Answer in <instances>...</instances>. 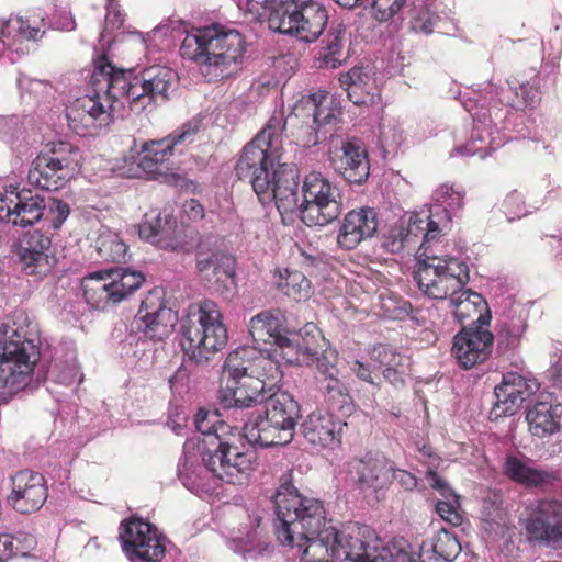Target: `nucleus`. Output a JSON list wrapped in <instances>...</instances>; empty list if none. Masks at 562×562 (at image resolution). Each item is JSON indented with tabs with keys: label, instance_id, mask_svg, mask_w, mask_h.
<instances>
[{
	"label": "nucleus",
	"instance_id": "obj_1",
	"mask_svg": "<svg viewBox=\"0 0 562 562\" xmlns=\"http://www.w3.org/2000/svg\"><path fill=\"white\" fill-rule=\"evenodd\" d=\"M276 533L283 544L303 548L305 562H452L461 552L456 535L441 528L418 553L405 540L384 546L368 525L327 518L322 501L308 497L283 474L273 495Z\"/></svg>",
	"mask_w": 562,
	"mask_h": 562
},
{
	"label": "nucleus",
	"instance_id": "obj_2",
	"mask_svg": "<svg viewBox=\"0 0 562 562\" xmlns=\"http://www.w3.org/2000/svg\"><path fill=\"white\" fill-rule=\"evenodd\" d=\"M284 130L283 113L274 112L243 148L236 175L249 182L262 204L274 202L281 215L299 214L307 226H325L341 213L339 189L321 172L312 171L304 178L299 203V169L283 161L281 153Z\"/></svg>",
	"mask_w": 562,
	"mask_h": 562
},
{
	"label": "nucleus",
	"instance_id": "obj_3",
	"mask_svg": "<svg viewBox=\"0 0 562 562\" xmlns=\"http://www.w3.org/2000/svg\"><path fill=\"white\" fill-rule=\"evenodd\" d=\"M540 384L516 372L503 375L502 383L494 389V402L490 419L515 415L526 403V422L533 437L546 438L561 429L562 405L550 393H538Z\"/></svg>",
	"mask_w": 562,
	"mask_h": 562
},
{
	"label": "nucleus",
	"instance_id": "obj_4",
	"mask_svg": "<svg viewBox=\"0 0 562 562\" xmlns=\"http://www.w3.org/2000/svg\"><path fill=\"white\" fill-rule=\"evenodd\" d=\"M283 376L280 363L270 349L240 347L228 353L223 366L226 385L218 390L223 408H238Z\"/></svg>",
	"mask_w": 562,
	"mask_h": 562
},
{
	"label": "nucleus",
	"instance_id": "obj_5",
	"mask_svg": "<svg viewBox=\"0 0 562 562\" xmlns=\"http://www.w3.org/2000/svg\"><path fill=\"white\" fill-rule=\"evenodd\" d=\"M273 381L265 391L251 397L238 408L265 404L263 412H252L243 426V436L249 445L260 448L285 446L294 439L295 429L302 417L300 403Z\"/></svg>",
	"mask_w": 562,
	"mask_h": 562
},
{
	"label": "nucleus",
	"instance_id": "obj_6",
	"mask_svg": "<svg viewBox=\"0 0 562 562\" xmlns=\"http://www.w3.org/2000/svg\"><path fill=\"white\" fill-rule=\"evenodd\" d=\"M245 52L246 41L241 33L218 24L188 33L180 46V55L194 61L210 81L234 75Z\"/></svg>",
	"mask_w": 562,
	"mask_h": 562
},
{
	"label": "nucleus",
	"instance_id": "obj_7",
	"mask_svg": "<svg viewBox=\"0 0 562 562\" xmlns=\"http://www.w3.org/2000/svg\"><path fill=\"white\" fill-rule=\"evenodd\" d=\"M180 345L188 360L196 366L207 363L211 356L225 348L227 329L218 305L202 300L189 306L180 321Z\"/></svg>",
	"mask_w": 562,
	"mask_h": 562
},
{
	"label": "nucleus",
	"instance_id": "obj_8",
	"mask_svg": "<svg viewBox=\"0 0 562 562\" xmlns=\"http://www.w3.org/2000/svg\"><path fill=\"white\" fill-rule=\"evenodd\" d=\"M105 85L114 98H125L131 110L143 112L147 106L168 101L178 86V74L167 66L153 65L138 72L115 67Z\"/></svg>",
	"mask_w": 562,
	"mask_h": 562
},
{
	"label": "nucleus",
	"instance_id": "obj_9",
	"mask_svg": "<svg viewBox=\"0 0 562 562\" xmlns=\"http://www.w3.org/2000/svg\"><path fill=\"white\" fill-rule=\"evenodd\" d=\"M70 214L69 205L58 199H45L31 189L10 184L0 194V221L13 226H33L40 221L48 223V227L58 229Z\"/></svg>",
	"mask_w": 562,
	"mask_h": 562
},
{
	"label": "nucleus",
	"instance_id": "obj_10",
	"mask_svg": "<svg viewBox=\"0 0 562 562\" xmlns=\"http://www.w3.org/2000/svg\"><path fill=\"white\" fill-rule=\"evenodd\" d=\"M38 342L36 333L8 325L0 327V390L18 392L29 384L40 358Z\"/></svg>",
	"mask_w": 562,
	"mask_h": 562
},
{
	"label": "nucleus",
	"instance_id": "obj_11",
	"mask_svg": "<svg viewBox=\"0 0 562 562\" xmlns=\"http://www.w3.org/2000/svg\"><path fill=\"white\" fill-rule=\"evenodd\" d=\"M414 280L427 296L450 300L469 282V267L456 257H439L425 250L417 256Z\"/></svg>",
	"mask_w": 562,
	"mask_h": 562
},
{
	"label": "nucleus",
	"instance_id": "obj_12",
	"mask_svg": "<svg viewBox=\"0 0 562 562\" xmlns=\"http://www.w3.org/2000/svg\"><path fill=\"white\" fill-rule=\"evenodd\" d=\"M32 162L29 182L46 191H55L71 179L81 166L79 148L67 142L52 143Z\"/></svg>",
	"mask_w": 562,
	"mask_h": 562
},
{
	"label": "nucleus",
	"instance_id": "obj_13",
	"mask_svg": "<svg viewBox=\"0 0 562 562\" xmlns=\"http://www.w3.org/2000/svg\"><path fill=\"white\" fill-rule=\"evenodd\" d=\"M198 452L205 470L229 484L243 483L251 469L250 458L226 437L199 441Z\"/></svg>",
	"mask_w": 562,
	"mask_h": 562
},
{
	"label": "nucleus",
	"instance_id": "obj_14",
	"mask_svg": "<svg viewBox=\"0 0 562 562\" xmlns=\"http://www.w3.org/2000/svg\"><path fill=\"white\" fill-rule=\"evenodd\" d=\"M450 227L449 212L440 205H430L409 215L407 226H401L392 231L391 236L384 241V246L392 252H400L405 245L414 243L416 238H423L419 254L430 252L429 244L436 241L442 232Z\"/></svg>",
	"mask_w": 562,
	"mask_h": 562
},
{
	"label": "nucleus",
	"instance_id": "obj_15",
	"mask_svg": "<svg viewBox=\"0 0 562 562\" xmlns=\"http://www.w3.org/2000/svg\"><path fill=\"white\" fill-rule=\"evenodd\" d=\"M112 75H116L115 66L105 55L98 56L94 59V67L90 78L94 92L92 95L78 99L76 105L71 109V113L81 111L85 114L82 120L86 125L101 128L109 126L113 121L114 104L123 98H114L113 93L108 91L105 86L108 83L106 79Z\"/></svg>",
	"mask_w": 562,
	"mask_h": 562
},
{
	"label": "nucleus",
	"instance_id": "obj_16",
	"mask_svg": "<svg viewBox=\"0 0 562 562\" xmlns=\"http://www.w3.org/2000/svg\"><path fill=\"white\" fill-rule=\"evenodd\" d=\"M211 237L199 243L195 265L200 278L216 293L229 297L235 293V258L213 245Z\"/></svg>",
	"mask_w": 562,
	"mask_h": 562
},
{
	"label": "nucleus",
	"instance_id": "obj_17",
	"mask_svg": "<svg viewBox=\"0 0 562 562\" xmlns=\"http://www.w3.org/2000/svg\"><path fill=\"white\" fill-rule=\"evenodd\" d=\"M119 538L132 562H161L166 554L165 537L142 518L132 517L120 525Z\"/></svg>",
	"mask_w": 562,
	"mask_h": 562
},
{
	"label": "nucleus",
	"instance_id": "obj_18",
	"mask_svg": "<svg viewBox=\"0 0 562 562\" xmlns=\"http://www.w3.org/2000/svg\"><path fill=\"white\" fill-rule=\"evenodd\" d=\"M529 541L552 549H562V501L542 498L529 509L525 520Z\"/></svg>",
	"mask_w": 562,
	"mask_h": 562
},
{
	"label": "nucleus",
	"instance_id": "obj_19",
	"mask_svg": "<svg viewBox=\"0 0 562 562\" xmlns=\"http://www.w3.org/2000/svg\"><path fill=\"white\" fill-rule=\"evenodd\" d=\"M177 318L172 308L167 307L162 291L154 289L142 300L131 326L132 329L136 328L145 339L162 341L172 333Z\"/></svg>",
	"mask_w": 562,
	"mask_h": 562
},
{
	"label": "nucleus",
	"instance_id": "obj_20",
	"mask_svg": "<svg viewBox=\"0 0 562 562\" xmlns=\"http://www.w3.org/2000/svg\"><path fill=\"white\" fill-rule=\"evenodd\" d=\"M198 131L196 123L187 122L162 138L144 140L139 150L136 151L142 155L138 167L148 176L155 177L164 162L168 161L176 151L181 153L194 140Z\"/></svg>",
	"mask_w": 562,
	"mask_h": 562
},
{
	"label": "nucleus",
	"instance_id": "obj_21",
	"mask_svg": "<svg viewBox=\"0 0 562 562\" xmlns=\"http://www.w3.org/2000/svg\"><path fill=\"white\" fill-rule=\"evenodd\" d=\"M394 462L381 452L369 451L348 463V476L362 493L375 494L376 498L392 483Z\"/></svg>",
	"mask_w": 562,
	"mask_h": 562
},
{
	"label": "nucleus",
	"instance_id": "obj_22",
	"mask_svg": "<svg viewBox=\"0 0 562 562\" xmlns=\"http://www.w3.org/2000/svg\"><path fill=\"white\" fill-rule=\"evenodd\" d=\"M18 255L25 274L40 280L48 276L58 261L50 237L38 229L21 237Z\"/></svg>",
	"mask_w": 562,
	"mask_h": 562
},
{
	"label": "nucleus",
	"instance_id": "obj_23",
	"mask_svg": "<svg viewBox=\"0 0 562 562\" xmlns=\"http://www.w3.org/2000/svg\"><path fill=\"white\" fill-rule=\"evenodd\" d=\"M106 276L110 278L109 285H102V289L97 290L91 288L90 293L83 295L86 302L97 310H105L110 305L122 302L138 290L145 281L142 272L127 268L108 269Z\"/></svg>",
	"mask_w": 562,
	"mask_h": 562
},
{
	"label": "nucleus",
	"instance_id": "obj_24",
	"mask_svg": "<svg viewBox=\"0 0 562 562\" xmlns=\"http://www.w3.org/2000/svg\"><path fill=\"white\" fill-rule=\"evenodd\" d=\"M304 0H247L246 11L254 20L267 22L268 27L290 35Z\"/></svg>",
	"mask_w": 562,
	"mask_h": 562
},
{
	"label": "nucleus",
	"instance_id": "obj_25",
	"mask_svg": "<svg viewBox=\"0 0 562 562\" xmlns=\"http://www.w3.org/2000/svg\"><path fill=\"white\" fill-rule=\"evenodd\" d=\"M330 167L351 184H362L370 176V162L364 144L358 138L342 140L329 156Z\"/></svg>",
	"mask_w": 562,
	"mask_h": 562
},
{
	"label": "nucleus",
	"instance_id": "obj_26",
	"mask_svg": "<svg viewBox=\"0 0 562 562\" xmlns=\"http://www.w3.org/2000/svg\"><path fill=\"white\" fill-rule=\"evenodd\" d=\"M493 334L483 326H464L454 336L452 355L464 369L483 363L492 352Z\"/></svg>",
	"mask_w": 562,
	"mask_h": 562
},
{
	"label": "nucleus",
	"instance_id": "obj_27",
	"mask_svg": "<svg viewBox=\"0 0 562 562\" xmlns=\"http://www.w3.org/2000/svg\"><path fill=\"white\" fill-rule=\"evenodd\" d=\"M12 492L8 502L21 514L38 510L47 498L44 476L31 470H22L11 477Z\"/></svg>",
	"mask_w": 562,
	"mask_h": 562
},
{
	"label": "nucleus",
	"instance_id": "obj_28",
	"mask_svg": "<svg viewBox=\"0 0 562 562\" xmlns=\"http://www.w3.org/2000/svg\"><path fill=\"white\" fill-rule=\"evenodd\" d=\"M319 339L325 342L315 324L308 323L299 333H289L281 340L278 356H281L289 364H314L315 355H318Z\"/></svg>",
	"mask_w": 562,
	"mask_h": 562
},
{
	"label": "nucleus",
	"instance_id": "obj_29",
	"mask_svg": "<svg viewBox=\"0 0 562 562\" xmlns=\"http://www.w3.org/2000/svg\"><path fill=\"white\" fill-rule=\"evenodd\" d=\"M468 111L473 117V128L470 139L464 145L457 146L454 151L461 156L477 155L481 159H484L501 144L499 142H496L495 134H498L496 124L492 119L490 109H484L482 106L473 113V109H468Z\"/></svg>",
	"mask_w": 562,
	"mask_h": 562
},
{
	"label": "nucleus",
	"instance_id": "obj_30",
	"mask_svg": "<svg viewBox=\"0 0 562 562\" xmlns=\"http://www.w3.org/2000/svg\"><path fill=\"white\" fill-rule=\"evenodd\" d=\"M378 226V214L373 207L352 210L345 215L340 224L337 244L345 250L355 249L361 241L373 237Z\"/></svg>",
	"mask_w": 562,
	"mask_h": 562
},
{
	"label": "nucleus",
	"instance_id": "obj_31",
	"mask_svg": "<svg viewBox=\"0 0 562 562\" xmlns=\"http://www.w3.org/2000/svg\"><path fill=\"white\" fill-rule=\"evenodd\" d=\"M503 472L510 481L527 488H546L560 481L558 471L533 467L530 459L513 454L505 458Z\"/></svg>",
	"mask_w": 562,
	"mask_h": 562
},
{
	"label": "nucleus",
	"instance_id": "obj_32",
	"mask_svg": "<svg viewBox=\"0 0 562 562\" xmlns=\"http://www.w3.org/2000/svg\"><path fill=\"white\" fill-rule=\"evenodd\" d=\"M333 104L334 101L328 94L312 93L304 95L294 104L292 113L288 117L283 116V121H285L286 126L288 122L312 119V122L317 124L318 128L327 131L326 126L331 125L340 113Z\"/></svg>",
	"mask_w": 562,
	"mask_h": 562
},
{
	"label": "nucleus",
	"instance_id": "obj_33",
	"mask_svg": "<svg viewBox=\"0 0 562 562\" xmlns=\"http://www.w3.org/2000/svg\"><path fill=\"white\" fill-rule=\"evenodd\" d=\"M249 334L256 346L269 345L271 353L278 356L281 340L285 338L288 330L284 327V315L280 310H267L251 317Z\"/></svg>",
	"mask_w": 562,
	"mask_h": 562
},
{
	"label": "nucleus",
	"instance_id": "obj_34",
	"mask_svg": "<svg viewBox=\"0 0 562 562\" xmlns=\"http://www.w3.org/2000/svg\"><path fill=\"white\" fill-rule=\"evenodd\" d=\"M347 423L336 422L324 409L313 411L301 424L304 438L314 446L331 447L340 442V432Z\"/></svg>",
	"mask_w": 562,
	"mask_h": 562
},
{
	"label": "nucleus",
	"instance_id": "obj_35",
	"mask_svg": "<svg viewBox=\"0 0 562 562\" xmlns=\"http://www.w3.org/2000/svg\"><path fill=\"white\" fill-rule=\"evenodd\" d=\"M339 82L348 99L357 106L368 108L380 99L371 70L368 68L353 67L340 75Z\"/></svg>",
	"mask_w": 562,
	"mask_h": 562
},
{
	"label": "nucleus",
	"instance_id": "obj_36",
	"mask_svg": "<svg viewBox=\"0 0 562 562\" xmlns=\"http://www.w3.org/2000/svg\"><path fill=\"white\" fill-rule=\"evenodd\" d=\"M177 220L170 213H159L151 220H146L139 224V237L149 241L161 249L175 250L179 247L177 237Z\"/></svg>",
	"mask_w": 562,
	"mask_h": 562
},
{
	"label": "nucleus",
	"instance_id": "obj_37",
	"mask_svg": "<svg viewBox=\"0 0 562 562\" xmlns=\"http://www.w3.org/2000/svg\"><path fill=\"white\" fill-rule=\"evenodd\" d=\"M296 25L290 31L291 36L312 43L319 38L328 23L326 8L315 0H304Z\"/></svg>",
	"mask_w": 562,
	"mask_h": 562
},
{
	"label": "nucleus",
	"instance_id": "obj_38",
	"mask_svg": "<svg viewBox=\"0 0 562 562\" xmlns=\"http://www.w3.org/2000/svg\"><path fill=\"white\" fill-rule=\"evenodd\" d=\"M44 35V31L31 24L30 20L22 16L10 18L0 29V42L2 49H10L18 55H24L27 48L24 41H37Z\"/></svg>",
	"mask_w": 562,
	"mask_h": 562
},
{
	"label": "nucleus",
	"instance_id": "obj_39",
	"mask_svg": "<svg viewBox=\"0 0 562 562\" xmlns=\"http://www.w3.org/2000/svg\"><path fill=\"white\" fill-rule=\"evenodd\" d=\"M507 89H502L499 102L516 110L532 106L540 100L539 79L533 74L530 80L510 77Z\"/></svg>",
	"mask_w": 562,
	"mask_h": 562
},
{
	"label": "nucleus",
	"instance_id": "obj_40",
	"mask_svg": "<svg viewBox=\"0 0 562 562\" xmlns=\"http://www.w3.org/2000/svg\"><path fill=\"white\" fill-rule=\"evenodd\" d=\"M450 305L454 307L452 314L454 318L463 325L467 319L477 323V326L487 325L490 316H485L487 303L483 296L469 289H462L458 294L451 296Z\"/></svg>",
	"mask_w": 562,
	"mask_h": 562
},
{
	"label": "nucleus",
	"instance_id": "obj_41",
	"mask_svg": "<svg viewBox=\"0 0 562 562\" xmlns=\"http://www.w3.org/2000/svg\"><path fill=\"white\" fill-rule=\"evenodd\" d=\"M315 380L318 391L323 394L325 401L331 408L341 411L342 415H349L352 412V397L348 386L339 378V374L315 376Z\"/></svg>",
	"mask_w": 562,
	"mask_h": 562
},
{
	"label": "nucleus",
	"instance_id": "obj_42",
	"mask_svg": "<svg viewBox=\"0 0 562 562\" xmlns=\"http://www.w3.org/2000/svg\"><path fill=\"white\" fill-rule=\"evenodd\" d=\"M345 30L340 26L333 29L323 41V46L318 54L322 67L337 68L346 59L344 53Z\"/></svg>",
	"mask_w": 562,
	"mask_h": 562
},
{
	"label": "nucleus",
	"instance_id": "obj_43",
	"mask_svg": "<svg viewBox=\"0 0 562 562\" xmlns=\"http://www.w3.org/2000/svg\"><path fill=\"white\" fill-rule=\"evenodd\" d=\"M189 443L184 445V457L178 465V476L183 486L194 494L204 491L203 473L206 471L203 464H195L194 457L189 453Z\"/></svg>",
	"mask_w": 562,
	"mask_h": 562
},
{
	"label": "nucleus",
	"instance_id": "obj_44",
	"mask_svg": "<svg viewBox=\"0 0 562 562\" xmlns=\"http://www.w3.org/2000/svg\"><path fill=\"white\" fill-rule=\"evenodd\" d=\"M277 285L280 291L296 302L307 300L312 293L311 281L300 271L286 270V277L280 276Z\"/></svg>",
	"mask_w": 562,
	"mask_h": 562
},
{
	"label": "nucleus",
	"instance_id": "obj_45",
	"mask_svg": "<svg viewBox=\"0 0 562 562\" xmlns=\"http://www.w3.org/2000/svg\"><path fill=\"white\" fill-rule=\"evenodd\" d=\"M194 423L196 429L203 435L201 441L210 440L212 436L225 437L228 434L229 425L220 418L217 411L199 409Z\"/></svg>",
	"mask_w": 562,
	"mask_h": 562
},
{
	"label": "nucleus",
	"instance_id": "obj_46",
	"mask_svg": "<svg viewBox=\"0 0 562 562\" xmlns=\"http://www.w3.org/2000/svg\"><path fill=\"white\" fill-rule=\"evenodd\" d=\"M288 124L296 125V131H292L291 135L303 147L316 146L327 138L328 131L318 128V125L312 122V119H299L297 121L288 122Z\"/></svg>",
	"mask_w": 562,
	"mask_h": 562
},
{
	"label": "nucleus",
	"instance_id": "obj_47",
	"mask_svg": "<svg viewBox=\"0 0 562 562\" xmlns=\"http://www.w3.org/2000/svg\"><path fill=\"white\" fill-rule=\"evenodd\" d=\"M408 0H364L372 19L379 23L390 22L405 7Z\"/></svg>",
	"mask_w": 562,
	"mask_h": 562
},
{
	"label": "nucleus",
	"instance_id": "obj_48",
	"mask_svg": "<svg viewBox=\"0 0 562 562\" xmlns=\"http://www.w3.org/2000/svg\"><path fill=\"white\" fill-rule=\"evenodd\" d=\"M373 370L382 371L384 368L404 367V357L387 345L374 346L370 352Z\"/></svg>",
	"mask_w": 562,
	"mask_h": 562
},
{
	"label": "nucleus",
	"instance_id": "obj_49",
	"mask_svg": "<svg viewBox=\"0 0 562 562\" xmlns=\"http://www.w3.org/2000/svg\"><path fill=\"white\" fill-rule=\"evenodd\" d=\"M436 204L440 205L442 209L447 210L450 215V220L452 215L460 211L463 206V194L462 192L454 190L452 186L447 183L441 184L434 193Z\"/></svg>",
	"mask_w": 562,
	"mask_h": 562
},
{
	"label": "nucleus",
	"instance_id": "obj_50",
	"mask_svg": "<svg viewBox=\"0 0 562 562\" xmlns=\"http://www.w3.org/2000/svg\"><path fill=\"white\" fill-rule=\"evenodd\" d=\"M338 353L335 349L327 348L318 355H315L314 364H316V376H326L327 374H339L337 368Z\"/></svg>",
	"mask_w": 562,
	"mask_h": 562
},
{
	"label": "nucleus",
	"instance_id": "obj_51",
	"mask_svg": "<svg viewBox=\"0 0 562 562\" xmlns=\"http://www.w3.org/2000/svg\"><path fill=\"white\" fill-rule=\"evenodd\" d=\"M502 209L509 222L520 218L528 213L524 196L517 190H513L506 195L502 203Z\"/></svg>",
	"mask_w": 562,
	"mask_h": 562
},
{
	"label": "nucleus",
	"instance_id": "obj_52",
	"mask_svg": "<svg viewBox=\"0 0 562 562\" xmlns=\"http://www.w3.org/2000/svg\"><path fill=\"white\" fill-rule=\"evenodd\" d=\"M458 497H449L446 501H438L436 503V512L440 518L453 527L462 524V516L458 510Z\"/></svg>",
	"mask_w": 562,
	"mask_h": 562
},
{
	"label": "nucleus",
	"instance_id": "obj_53",
	"mask_svg": "<svg viewBox=\"0 0 562 562\" xmlns=\"http://www.w3.org/2000/svg\"><path fill=\"white\" fill-rule=\"evenodd\" d=\"M123 23L124 18L117 9V4L114 2V0H108L104 27L100 34V42L109 43L110 40H106V35L112 33L114 30L120 29Z\"/></svg>",
	"mask_w": 562,
	"mask_h": 562
},
{
	"label": "nucleus",
	"instance_id": "obj_54",
	"mask_svg": "<svg viewBox=\"0 0 562 562\" xmlns=\"http://www.w3.org/2000/svg\"><path fill=\"white\" fill-rule=\"evenodd\" d=\"M12 537V549L15 557H26L31 550L36 546L35 537L29 532L19 531L11 533Z\"/></svg>",
	"mask_w": 562,
	"mask_h": 562
},
{
	"label": "nucleus",
	"instance_id": "obj_55",
	"mask_svg": "<svg viewBox=\"0 0 562 562\" xmlns=\"http://www.w3.org/2000/svg\"><path fill=\"white\" fill-rule=\"evenodd\" d=\"M350 370L356 374V376L364 382H368L374 386H380L381 379L378 374H375L376 370H373L372 362L364 363L360 360H355L350 364Z\"/></svg>",
	"mask_w": 562,
	"mask_h": 562
},
{
	"label": "nucleus",
	"instance_id": "obj_56",
	"mask_svg": "<svg viewBox=\"0 0 562 562\" xmlns=\"http://www.w3.org/2000/svg\"><path fill=\"white\" fill-rule=\"evenodd\" d=\"M526 325L521 327L506 326L501 329L497 336L498 345H505L506 348H515Z\"/></svg>",
	"mask_w": 562,
	"mask_h": 562
},
{
	"label": "nucleus",
	"instance_id": "obj_57",
	"mask_svg": "<svg viewBox=\"0 0 562 562\" xmlns=\"http://www.w3.org/2000/svg\"><path fill=\"white\" fill-rule=\"evenodd\" d=\"M108 270L97 271L83 278L82 290L83 295L90 293V289H102V285H109L110 278L106 276Z\"/></svg>",
	"mask_w": 562,
	"mask_h": 562
},
{
	"label": "nucleus",
	"instance_id": "obj_58",
	"mask_svg": "<svg viewBox=\"0 0 562 562\" xmlns=\"http://www.w3.org/2000/svg\"><path fill=\"white\" fill-rule=\"evenodd\" d=\"M301 266L308 269L318 268L324 262V255L315 248H300Z\"/></svg>",
	"mask_w": 562,
	"mask_h": 562
},
{
	"label": "nucleus",
	"instance_id": "obj_59",
	"mask_svg": "<svg viewBox=\"0 0 562 562\" xmlns=\"http://www.w3.org/2000/svg\"><path fill=\"white\" fill-rule=\"evenodd\" d=\"M381 137L382 142L386 146L392 147V149H396L402 142L404 140V135L401 130H398L396 126H384L381 130Z\"/></svg>",
	"mask_w": 562,
	"mask_h": 562
},
{
	"label": "nucleus",
	"instance_id": "obj_60",
	"mask_svg": "<svg viewBox=\"0 0 562 562\" xmlns=\"http://www.w3.org/2000/svg\"><path fill=\"white\" fill-rule=\"evenodd\" d=\"M427 481L429 485L437 490L445 498L454 497V492L447 484V482L437 474V472L430 470L427 472Z\"/></svg>",
	"mask_w": 562,
	"mask_h": 562
},
{
	"label": "nucleus",
	"instance_id": "obj_61",
	"mask_svg": "<svg viewBox=\"0 0 562 562\" xmlns=\"http://www.w3.org/2000/svg\"><path fill=\"white\" fill-rule=\"evenodd\" d=\"M502 505V496L492 492L483 499V510L484 514L492 520H494L498 516V510Z\"/></svg>",
	"mask_w": 562,
	"mask_h": 562
},
{
	"label": "nucleus",
	"instance_id": "obj_62",
	"mask_svg": "<svg viewBox=\"0 0 562 562\" xmlns=\"http://www.w3.org/2000/svg\"><path fill=\"white\" fill-rule=\"evenodd\" d=\"M103 248H109L111 251L108 255V258L112 261H124L127 252V246L122 240H111L109 245L106 243L102 244L100 251H103Z\"/></svg>",
	"mask_w": 562,
	"mask_h": 562
},
{
	"label": "nucleus",
	"instance_id": "obj_63",
	"mask_svg": "<svg viewBox=\"0 0 562 562\" xmlns=\"http://www.w3.org/2000/svg\"><path fill=\"white\" fill-rule=\"evenodd\" d=\"M392 481H396L402 487L412 491L417 485V479L409 472L397 469L391 470Z\"/></svg>",
	"mask_w": 562,
	"mask_h": 562
},
{
	"label": "nucleus",
	"instance_id": "obj_64",
	"mask_svg": "<svg viewBox=\"0 0 562 562\" xmlns=\"http://www.w3.org/2000/svg\"><path fill=\"white\" fill-rule=\"evenodd\" d=\"M383 379L395 387L405 385L403 367L384 368L382 371Z\"/></svg>",
	"mask_w": 562,
	"mask_h": 562
}]
</instances>
